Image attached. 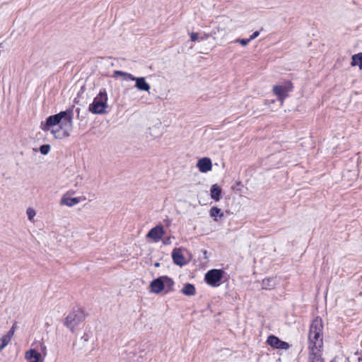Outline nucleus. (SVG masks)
<instances>
[{"label":"nucleus","mask_w":362,"mask_h":362,"mask_svg":"<svg viewBox=\"0 0 362 362\" xmlns=\"http://www.w3.org/2000/svg\"><path fill=\"white\" fill-rule=\"evenodd\" d=\"M323 324L320 318L316 317L310 325L308 341L309 349H311L314 356V351H320L323 345Z\"/></svg>","instance_id":"f257e3e1"},{"label":"nucleus","mask_w":362,"mask_h":362,"mask_svg":"<svg viewBox=\"0 0 362 362\" xmlns=\"http://www.w3.org/2000/svg\"><path fill=\"white\" fill-rule=\"evenodd\" d=\"M107 93L105 90H100L88 106V110L95 115L106 113L107 107Z\"/></svg>","instance_id":"f03ea898"},{"label":"nucleus","mask_w":362,"mask_h":362,"mask_svg":"<svg viewBox=\"0 0 362 362\" xmlns=\"http://www.w3.org/2000/svg\"><path fill=\"white\" fill-rule=\"evenodd\" d=\"M174 281L167 276H160L151 282L150 287L151 292L154 293H160L162 291L165 290L168 293L173 291Z\"/></svg>","instance_id":"7ed1b4c3"},{"label":"nucleus","mask_w":362,"mask_h":362,"mask_svg":"<svg viewBox=\"0 0 362 362\" xmlns=\"http://www.w3.org/2000/svg\"><path fill=\"white\" fill-rule=\"evenodd\" d=\"M84 320L85 314L83 310L80 308H76L73 309L65 318L64 325L71 332H74L75 328Z\"/></svg>","instance_id":"20e7f679"},{"label":"nucleus","mask_w":362,"mask_h":362,"mask_svg":"<svg viewBox=\"0 0 362 362\" xmlns=\"http://www.w3.org/2000/svg\"><path fill=\"white\" fill-rule=\"evenodd\" d=\"M66 115V112L62 111L58 114L48 117L45 122L41 123V129L44 132L50 131L55 138H58L57 134L59 132V129H54L52 127L60 124L63 117Z\"/></svg>","instance_id":"39448f33"},{"label":"nucleus","mask_w":362,"mask_h":362,"mask_svg":"<svg viewBox=\"0 0 362 362\" xmlns=\"http://www.w3.org/2000/svg\"><path fill=\"white\" fill-rule=\"evenodd\" d=\"M223 272L221 269H211L205 274V281L212 287L218 286L223 278Z\"/></svg>","instance_id":"423d86ee"},{"label":"nucleus","mask_w":362,"mask_h":362,"mask_svg":"<svg viewBox=\"0 0 362 362\" xmlns=\"http://www.w3.org/2000/svg\"><path fill=\"white\" fill-rule=\"evenodd\" d=\"M66 115L63 117L59 128L63 130V136H69L73 128V111L71 110H66Z\"/></svg>","instance_id":"0eeeda50"},{"label":"nucleus","mask_w":362,"mask_h":362,"mask_svg":"<svg viewBox=\"0 0 362 362\" xmlns=\"http://www.w3.org/2000/svg\"><path fill=\"white\" fill-rule=\"evenodd\" d=\"M292 87L289 85L288 86H274L273 87V92L277 96L278 100L281 102V104L283 105L284 100L288 96V93L291 91Z\"/></svg>","instance_id":"6e6552de"},{"label":"nucleus","mask_w":362,"mask_h":362,"mask_svg":"<svg viewBox=\"0 0 362 362\" xmlns=\"http://www.w3.org/2000/svg\"><path fill=\"white\" fill-rule=\"evenodd\" d=\"M267 342L275 349L287 350L289 348V344L287 342L280 340L274 335L268 337Z\"/></svg>","instance_id":"1a4fd4ad"},{"label":"nucleus","mask_w":362,"mask_h":362,"mask_svg":"<svg viewBox=\"0 0 362 362\" xmlns=\"http://www.w3.org/2000/svg\"><path fill=\"white\" fill-rule=\"evenodd\" d=\"M165 231L163 227L160 225L156 226V227L151 228L146 237L151 238L154 242H158L162 237L164 235Z\"/></svg>","instance_id":"9d476101"},{"label":"nucleus","mask_w":362,"mask_h":362,"mask_svg":"<svg viewBox=\"0 0 362 362\" xmlns=\"http://www.w3.org/2000/svg\"><path fill=\"white\" fill-rule=\"evenodd\" d=\"M86 200V197H71L67 194H64L60 200L61 205H65L69 207L74 206L78 204L81 201Z\"/></svg>","instance_id":"9b49d317"},{"label":"nucleus","mask_w":362,"mask_h":362,"mask_svg":"<svg viewBox=\"0 0 362 362\" xmlns=\"http://www.w3.org/2000/svg\"><path fill=\"white\" fill-rule=\"evenodd\" d=\"M172 258L173 262L179 266H183L186 264L185 259L182 255L181 248H175L172 252Z\"/></svg>","instance_id":"f8f14e48"},{"label":"nucleus","mask_w":362,"mask_h":362,"mask_svg":"<svg viewBox=\"0 0 362 362\" xmlns=\"http://www.w3.org/2000/svg\"><path fill=\"white\" fill-rule=\"evenodd\" d=\"M197 166L200 172L206 173L212 168L211 160L209 158H202L198 160Z\"/></svg>","instance_id":"ddd939ff"},{"label":"nucleus","mask_w":362,"mask_h":362,"mask_svg":"<svg viewBox=\"0 0 362 362\" xmlns=\"http://www.w3.org/2000/svg\"><path fill=\"white\" fill-rule=\"evenodd\" d=\"M25 358L28 362H39L41 358V354L35 349H31L25 352Z\"/></svg>","instance_id":"4468645a"},{"label":"nucleus","mask_w":362,"mask_h":362,"mask_svg":"<svg viewBox=\"0 0 362 362\" xmlns=\"http://www.w3.org/2000/svg\"><path fill=\"white\" fill-rule=\"evenodd\" d=\"M135 87L141 91H149L151 86L146 81L144 77H136L135 81Z\"/></svg>","instance_id":"2eb2a0df"},{"label":"nucleus","mask_w":362,"mask_h":362,"mask_svg":"<svg viewBox=\"0 0 362 362\" xmlns=\"http://www.w3.org/2000/svg\"><path fill=\"white\" fill-rule=\"evenodd\" d=\"M136 351V348H133L132 349L126 351L127 359L129 361V362H143L144 358L142 356H139V357L135 358Z\"/></svg>","instance_id":"dca6fc26"},{"label":"nucleus","mask_w":362,"mask_h":362,"mask_svg":"<svg viewBox=\"0 0 362 362\" xmlns=\"http://www.w3.org/2000/svg\"><path fill=\"white\" fill-rule=\"evenodd\" d=\"M211 197L215 201L218 202L221 198V189L217 185H213L211 187Z\"/></svg>","instance_id":"f3484780"},{"label":"nucleus","mask_w":362,"mask_h":362,"mask_svg":"<svg viewBox=\"0 0 362 362\" xmlns=\"http://www.w3.org/2000/svg\"><path fill=\"white\" fill-rule=\"evenodd\" d=\"M209 214L210 216L213 218L214 221H218L224 216L223 212L221 211V209L216 206L211 207Z\"/></svg>","instance_id":"a211bd4d"},{"label":"nucleus","mask_w":362,"mask_h":362,"mask_svg":"<svg viewBox=\"0 0 362 362\" xmlns=\"http://www.w3.org/2000/svg\"><path fill=\"white\" fill-rule=\"evenodd\" d=\"M276 285V280L275 278L269 277L264 279L262 283V287L263 289L269 290L272 289Z\"/></svg>","instance_id":"6ab92c4d"},{"label":"nucleus","mask_w":362,"mask_h":362,"mask_svg":"<svg viewBox=\"0 0 362 362\" xmlns=\"http://www.w3.org/2000/svg\"><path fill=\"white\" fill-rule=\"evenodd\" d=\"M181 291L183 294L188 296H194L196 293V289L194 286L189 283L184 285Z\"/></svg>","instance_id":"aec40b11"},{"label":"nucleus","mask_w":362,"mask_h":362,"mask_svg":"<svg viewBox=\"0 0 362 362\" xmlns=\"http://www.w3.org/2000/svg\"><path fill=\"white\" fill-rule=\"evenodd\" d=\"M351 65L352 66H358L359 69H362V52L352 56Z\"/></svg>","instance_id":"412c9836"},{"label":"nucleus","mask_w":362,"mask_h":362,"mask_svg":"<svg viewBox=\"0 0 362 362\" xmlns=\"http://www.w3.org/2000/svg\"><path fill=\"white\" fill-rule=\"evenodd\" d=\"M12 337L10 334H4L0 338V352L9 344Z\"/></svg>","instance_id":"4be33fe9"},{"label":"nucleus","mask_w":362,"mask_h":362,"mask_svg":"<svg viewBox=\"0 0 362 362\" xmlns=\"http://www.w3.org/2000/svg\"><path fill=\"white\" fill-rule=\"evenodd\" d=\"M26 214L30 221L34 222V217L36 215L35 211L33 208H28L26 210Z\"/></svg>","instance_id":"5701e85b"},{"label":"nucleus","mask_w":362,"mask_h":362,"mask_svg":"<svg viewBox=\"0 0 362 362\" xmlns=\"http://www.w3.org/2000/svg\"><path fill=\"white\" fill-rule=\"evenodd\" d=\"M351 358L353 362H362V352H356Z\"/></svg>","instance_id":"b1692460"},{"label":"nucleus","mask_w":362,"mask_h":362,"mask_svg":"<svg viewBox=\"0 0 362 362\" xmlns=\"http://www.w3.org/2000/svg\"><path fill=\"white\" fill-rule=\"evenodd\" d=\"M217 34V32L214 30L211 33H204L203 35H202L201 37H199V40H207L209 37H210L211 36L214 35V39L216 38V35Z\"/></svg>","instance_id":"393cba45"},{"label":"nucleus","mask_w":362,"mask_h":362,"mask_svg":"<svg viewBox=\"0 0 362 362\" xmlns=\"http://www.w3.org/2000/svg\"><path fill=\"white\" fill-rule=\"evenodd\" d=\"M50 151V146L49 144H44L40 147V151L43 155H47Z\"/></svg>","instance_id":"a878e982"},{"label":"nucleus","mask_w":362,"mask_h":362,"mask_svg":"<svg viewBox=\"0 0 362 362\" xmlns=\"http://www.w3.org/2000/svg\"><path fill=\"white\" fill-rule=\"evenodd\" d=\"M40 354H41V356L43 355L44 356H45L47 355V347L45 346V344H44V342L42 341H40Z\"/></svg>","instance_id":"bb28decb"},{"label":"nucleus","mask_w":362,"mask_h":362,"mask_svg":"<svg viewBox=\"0 0 362 362\" xmlns=\"http://www.w3.org/2000/svg\"><path fill=\"white\" fill-rule=\"evenodd\" d=\"M16 327H17V323L14 322L11 328L10 329V330L6 334H10V337H11L13 338L15 331H16Z\"/></svg>","instance_id":"cd10ccee"},{"label":"nucleus","mask_w":362,"mask_h":362,"mask_svg":"<svg viewBox=\"0 0 362 362\" xmlns=\"http://www.w3.org/2000/svg\"><path fill=\"white\" fill-rule=\"evenodd\" d=\"M236 42L240 43L243 46H246L250 42V38H248V39H238L236 40Z\"/></svg>","instance_id":"c85d7f7f"},{"label":"nucleus","mask_w":362,"mask_h":362,"mask_svg":"<svg viewBox=\"0 0 362 362\" xmlns=\"http://www.w3.org/2000/svg\"><path fill=\"white\" fill-rule=\"evenodd\" d=\"M190 39L192 42H195L197 40H199V35L198 33H192L190 34Z\"/></svg>","instance_id":"c756f323"},{"label":"nucleus","mask_w":362,"mask_h":362,"mask_svg":"<svg viewBox=\"0 0 362 362\" xmlns=\"http://www.w3.org/2000/svg\"><path fill=\"white\" fill-rule=\"evenodd\" d=\"M126 81L130 80V81H135L136 78L134 76H133L131 74L127 73L126 76L124 77Z\"/></svg>","instance_id":"7c9ffc66"},{"label":"nucleus","mask_w":362,"mask_h":362,"mask_svg":"<svg viewBox=\"0 0 362 362\" xmlns=\"http://www.w3.org/2000/svg\"><path fill=\"white\" fill-rule=\"evenodd\" d=\"M259 35V31H255L254 32L250 37H249L250 41L253 40L256 37H257Z\"/></svg>","instance_id":"2f4dec72"},{"label":"nucleus","mask_w":362,"mask_h":362,"mask_svg":"<svg viewBox=\"0 0 362 362\" xmlns=\"http://www.w3.org/2000/svg\"><path fill=\"white\" fill-rule=\"evenodd\" d=\"M127 74V72H124L122 71H114V76H125Z\"/></svg>","instance_id":"473e14b6"},{"label":"nucleus","mask_w":362,"mask_h":362,"mask_svg":"<svg viewBox=\"0 0 362 362\" xmlns=\"http://www.w3.org/2000/svg\"><path fill=\"white\" fill-rule=\"evenodd\" d=\"M74 193H75V192H74V191H73V190H69V191H68L65 194H67V196H69V197H70L71 195L74 194Z\"/></svg>","instance_id":"72a5a7b5"},{"label":"nucleus","mask_w":362,"mask_h":362,"mask_svg":"<svg viewBox=\"0 0 362 362\" xmlns=\"http://www.w3.org/2000/svg\"><path fill=\"white\" fill-rule=\"evenodd\" d=\"M81 339H83L84 341H87L88 339V337L87 334H84L82 337H81Z\"/></svg>","instance_id":"f704fd0d"},{"label":"nucleus","mask_w":362,"mask_h":362,"mask_svg":"<svg viewBox=\"0 0 362 362\" xmlns=\"http://www.w3.org/2000/svg\"><path fill=\"white\" fill-rule=\"evenodd\" d=\"M216 29L217 30L218 32L222 31L223 33V35L226 33V31H225V30L223 28H221L220 27H217Z\"/></svg>","instance_id":"c9c22d12"},{"label":"nucleus","mask_w":362,"mask_h":362,"mask_svg":"<svg viewBox=\"0 0 362 362\" xmlns=\"http://www.w3.org/2000/svg\"><path fill=\"white\" fill-rule=\"evenodd\" d=\"M155 266H156V267H158V266H159V263H156V264H155Z\"/></svg>","instance_id":"e433bc0d"}]
</instances>
